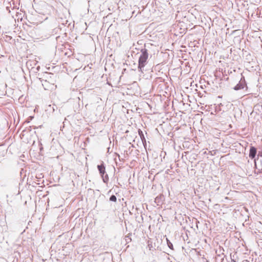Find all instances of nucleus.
<instances>
[{
  "label": "nucleus",
  "mask_w": 262,
  "mask_h": 262,
  "mask_svg": "<svg viewBox=\"0 0 262 262\" xmlns=\"http://www.w3.org/2000/svg\"><path fill=\"white\" fill-rule=\"evenodd\" d=\"M97 168L101 176L103 177L104 173H105V167L104 164H101V165H98Z\"/></svg>",
  "instance_id": "4"
},
{
  "label": "nucleus",
  "mask_w": 262,
  "mask_h": 262,
  "mask_svg": "<svg viewBox=\"0 0 262 262\" xmlns=\"http://www.w3.org/2000/svg\"><path fill=\"white\" fill-rule=\"evenodd\" d=\"M110 200L115 202L117 201V198L115 195H113L110 197Z\"/></svg>",
  "instance_id": "5"
},
{
  "label": "nucleus",
  "mask_w": 262,
  "mask_h": 262,
  "mask_svg": "<svg viewBox=\"0 0 262 262\" xmlns=\"http://www.w3.org/2000/svg\"><path fill=\"white\" fill-rule=\"evenodd\" d=\"M245 85H246V83H245V79L243 77V79H242V78L241 79V80L239 81V83L235 86L234 90H239L241 89H243L244 88Z\"/></svg>",
  "instance_id": "2"
},
{
  "label": "nucleus",
  "mask_w": 262,
  "mask_h": 262,
  "mask_svg": "<svg viewBox=\"0 0 262 262\" xmlns=\"http://www.w3.org/2000/svg\"><path fill=\"white\" fill-rule=\"evenodd\" d=\"M257 150L255 147L251 146L249 151V157L251 159H254L256 156Z\"/></svg>",
  "instance_id": "3"
},
{
  "label": "nucleus",
  "mask_w": 262,
  "mask_h": 262,
  "mask_svg": "<svg viewBox=\"0 0 262 262\" xmlns=\"http://www.w3.org/2000/svg\"><path fill=\"white\" fill-rule=\"evenodd\" d=\"M141 55H140L138 61V69L139 71L143 73L142 69L145 67L148 57L147 50L146 49H142Z\"/></svg>",
  "instance_id": "1"
}]
</instances>
